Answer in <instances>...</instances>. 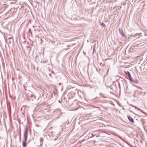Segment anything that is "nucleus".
Wrapping results in <instances>:
<instances>
[{"label":"nucleus","instance_id":"nucleus-1","mask_svg":"<svg viewBox=\"0 0 147 147\" xmlns=\"http://www.w3.org/2000/svg\"><path fill=\"white\" fill-rule=\"evenodd\" d=\"M124 72L125 74L128 76L129 78L128 79L130 82H131L136 83H138V82L136 80H134L133 79L129 72L128 71H124Z\"/></svg>","mask_w":147,"mask_h":147},{"label":"nucleus","instance_id":"nucleus-2","mask_svg":"<svg viewBox=\"0 0 147 147\" xmlns=\"http://www.w3.org/2000/svg\"><path fill=\"white\" fill-rule=\"evenodd\" d=\"M119 31L120 34L123 37H125V35L123 30L120 28H119Z\"/></svg>","mask_w":147,"mask_h":147},{"label":"nucleus","instance_id":"nucleus-3","mask_svg":"<svg viewBox=\"0 0 147 147\" xmlns=\"http://www.w3.org/2000/svg\"><path fill=\"white\" fill-rule=\"evenodd\" d=\"M28 126L26 125L25 127V129L23 135H28Z\"/></svg>","mask_w":147,"mask_h":147},{"label":"nucleus","instance_id":"nucleus-4","mask_svg":"<svg viewBox=\"0 0 147 147\" xmlns=\"http://www.w3.org/2000/svg\"><path fill=\"white\" fill-rule=\"evenodd\" d=\"M127 118L132 123H134V121L133 119L130 116L127 115Z\"/></svg>","mask_w":147,"mask_h":147},{"label":"nucleus","instance_id":"nucleus-5","mask_svg":"<svg viewBox=\"0 0 147 147\" xmlns=\"http://www.w3.org/2000/svg\"><path fill=\"white\" fill-rule=\"evenodd\" d=\"M26 142L25 141H23L22 142V145L23 147H26Z\"/></svg>","mask_w":147,"mask_h":147},{"label":"nucleus","instance_id":"nucleus-6","mask_svg":"<svg viewBox=\"0 0 147 147\" xmlns=\"http://www.w3.org/2000/svg\"><path fill=\"white\" fill-rule=\"evenodd\" d=\"M28 135H23L24 138V141H26L27 139Z\"/></svg>","mask_w":147,"mask_h":147},{"label":"nucleus","instance_id":"nucleus-7","mask_svg":"<svg viewBox=\"0 0 147 147\" xmlns=\"http://www.w3.org/2000/svg\"><path fill=\"white\" fill-rule=\"evenodd\" d=\"M132 107H134L135 108V109H137L138 110H139V111H141V112H142V111L140 109H139V108H137L135 106H134V105H132Z\"/></svg>","mask_w":147,"mask_h":147},{"label":"nucleus","instance_id":"nucleus-8","mask_svg":"<svg viewBox=\"0 0 147 147\" xmlns=\"http://www.w3.org/2000/svg\"><path fill=\"white\" fill-rule=\"evenodd\" d=\"M30 97L32 98L33 97L34 98V99L35 98V96H34V95H33L32 94H31L30 95Z\"/></svg>","mask_w":147,"mask_h":147},{"label":"nucleus","instance_id":"nucleus-9","mask_svg":"<svg viewBox=\"0 0 147 147\" xmlns=\"http://www.w3.org/2000/svg\"><path fill=\"white\" fill-rule=\"evenodd\" d=\"M101 25L102 26V27H105V24L103 23H101Z\"/></svg>","mask_w":147,"mask_h":147},{"label":"nucleus","instance_id":"nucleus-10","mask_svg":"<svg viewBox=\"0 0 147 147\" xmlns=\"http://www.w3.org/2000/svg\"><path fill=\"white\" fill-rule=\"evenodd\" d=\"M43 140V138H40V142H41Z\"/></svg>","mask_w":147,"mask_h":147},{"label":"nucleus","instance_id":"nucleus-11","mask_svg":"<svg viewBox=\"0 0 147 147\" xmlns=\"http://www.w3.org/2000/svg\"><path fill=\"white\" fill-rule=\"evenodd\" d=\"M95 45L93 46V51H94V50H95Z\"/></svg>","mask_w":147,"mask_h":147},{"label":"nucleus","instance_id":"nucleus-12","mask_svg":"<svg viewBox=\"0 0 147 147\" xmlns=\"http://www.w3.org/2000/svg\"><path fill=\"white\" fill-rule=\"evenodd\" d=\"M136 87L137 88H139L140 89V90H142V89L140 87H139L138 86H136Z\"/></svg>","mask_w":147,"mask_h":147},{"label":"nucleus","instance_id":"nucleus-13","mask_svg":"<svg viewBox=\"0 0 147 147\" xmlns=\"http://www.w3.org/2000/svg\"><path fill=\"white\" fill-rule=\"evenodd\" d=\"M109 69H108L107 70V73H108V71H109Z\"/></svg>","mask_w":147,"mask_h":147},{"label":"nucleus","instance_id":"nucleus-14","mask_svg":"<svg viewBox=\"0 0 147 147\" xmlns=\"http://www.w3.org/2000/svg\"><path fill=\"white\" fill-rule=\"evenodd\" d=\"M40 145L41 146L42 145V143H41V144H40Z\"/></svg>","mask_w":147,"mask_h":147},{"label":"nucleus","instance_id":"nucleus-15","mask_svg":"<svg viewBox=\"0 0 147 147\" xmlns=\"http://www.w3.org/2000/svg\"><path fill=\"white\" fill-rule=\"evenodd\" d=\"M20 139H21V138H20Z\"/></svg>","mask_w":147,"mask_h":147},{"label":"nucleus","instance_id":"nucleus-16","mask_svg":"<svg viewBox=\"0 0 147 147\" xmlns=\"http://www.w3.org/2000/svg\"><path fill=\"white\" fill-rule=\"evenodd\" d=\"M59 102L60 103V102L59 100Z\"/></svg>","mask_w":147,"mask_h":147},{"label":"nucleus","instance_id":"nucleus-17","mask_svg":"<svg viewBox=\"0 0 147 147\" xmlns=\"http://www.w3.org/2000/svg\"><path fill=\"white\" fill-rule=\"evenodd\" d=\"M144 94H145L146 93V92H144Z\"/></svg>","mask_w":147,"mask_h":147},{"label":"nucleus","instance_id":"nucleus-18","mask_svg":"<svg viewBox=\"0 0 147 147\" xmlns=\"http://www.w3.org/2000/svg\"><path fill=\"white\" fill-rule=\"evenodd\" d=\"M77 109V108H76V109H75V110H76Z\"/></svg>","mask_w":147,"mask_h":147},{"label":"nucleus","instance_id":"nucleus-19","mask_svg":"<svg viewBox=\"0 0 147 147\" xmlns=\"http://www.w3.org/2000/svg\"><path fill=\"white\" fill-rule=\"evenodd\" d=\"M142 112L143 113H143V112L142 111Z\"/></svg>","mask_w":147,"mask_h":147},{"label":"nucleus","instance_id":"nucleus-20","mask_svg":"<svg viewBox=\"0 0 147 147\" xmlns=\"http://www.w3.org/2000/svg\"><path fill=\"white\" fill-rule=\"evenodd\" d=\"M134 147H136V146H135Z\"/></svg>","mask_w":147,"mask_h":147}]
</instances>
